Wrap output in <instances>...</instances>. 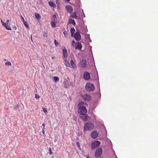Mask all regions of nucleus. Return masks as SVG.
Masks as SVG:
<instances>
[{"instance_id": "obj_1", "label": "nucleus", "mask_w": 158, "mask_h": 158, "mask_svg": "<svg viewBox=\"0 0 158 158\" xmlns=\"http://www.w3.org/2000/svg\"><path fill=\"white\" fill-rule=\"evenodd\" d=\"M94 127V124L90 122H87L85 123L83 131L84 132L87 131H91Z\"/></svg>"}, {"instance_id": "obj_2", "label": "nucleus", "mask_w": 158, "mask_h": 158, "mask_svg": "<svg viewBox=\"0 0 158 158\" xmlns=\"http://www.w3.org/2000/svg\"><path fill=\"white\" fill-rule=\"evenodd\" d=\"M78 112L81 115H85L87 112L86 107L83 106H80L78 108Z\"/></svg>"}, {"instance_id": "obj_3", "label": "nucleus", "mask_w": 158, "mask_h": 158, "mask_svg": "<svg viewBox=\"0 0 158 158\" xmlns=\"http://www.w3.org/2000/svg\"><path fill=\"white\" fill-rule=\"evenodd\" d=\"M85 88L87 91L91 92L93 91L94 90L95 87L93 84L88 82L86 84Z\"/></svg>"}, {"instance_id": "obj_4", "label": "nucleus", "mask_w": 158, "mask_h": 158, "mask_svg": "<svg viewBox=\"0 0 158 158\" xmlns=\"http://www.w3.org/2000/svg\"><path fill=\"white\" fill-rule=\"evenodd\" d=\"M101 143L99 141H94L92 143L91 148L92 149L97 148L100 144Z\"/></svg>"}, {"instance_id": "obj_5", "label": "nucleus", "mask_w": 158, "mask_h": 158, "mask_svg": "<svg viewBox=\"0 0 158 158\" xmlns=\"http://www.w3.org/2000/svg\"><path fill=\"white\" fill-rule=\"evenodd\" d=\"M102 150L100 148L96 149L95 153V156L96 157L98 158L100 157L102 154Z\"/></svg>"}, {"instance_id": "obj_6", "label": "nucleus", "mask_w": 158, "mask_h": 158, "mask_svg": "<svg viewBox=\"0 0 158 158\" xmlns=\"http://www.w3.org/2000/svg\"><path fill=\"white\" fill-rule=\"evenodd\" d=\"M81 96L83 99L85 101H88L90 100L91 99L90 96L88 94L82 95Z\"/></svg>"}, {"instance_id": "obj_7", "label": "nucleus", "mask_w": 158, "mask_h": 158, "mask_svg": "<svg viewBox=\"0 0 158 158\" xmlns=\"http://www.w3.org/2000/svg\"><path fill=\"white\" fill-rule=\"evenodd\" d=\"M65 8L67 12L70 14L72 13L73 11V8L71 6L69 5H67L66 6Z\"/></svg>"}, {"instance_id": "obj_8", "label": "nucleus", "mask_w": 158, "mask_h": 158, "mask_svg": "<svg viewBox=\"0 0 158 158\" xmlns=\"http://www.w3.org/2000/svg\"><path fill=\"white\" fill-rule=\"evenodd\" d=\"M74 37L75 40L77 41H79L81 40V36L79 32H76Z\"/></svg>"}, {"instance_id": "obj_9", "label": "nucleus", "mask_w": 158, "mask_h": 158, "mask_svg": "<svg viewBox=\"0 0 158 158\" xmlns=\"http://www.w3.org/2000/svg\"><path fill=\"white\" fill-rule=\"evenodd\" d=\"M84 78L85 80H89L90 78V73L87 72H85L84 74Z\"/></svg>"}, {"instance_id": "obj_10", "label": "nucleus", "mask_w": 158, "mask_h": 158, "mask_svg": "<svg viewBox=\"0 0 158 158\" xmlns=\"http://www.w3.org/2000/svg\"><path fill=\"white\" fill-rule=\"evenodd\" d=\"M81 66L82 68H85L87 66V61L85 60H83L80 62Z\"/></svg>"}, {"instance_id": "obj_11", "label": "nucleus", "mask_w": 158, "mask_h": 158, "mask_svg": "<svg viewBox=\"0 0 158 158\" xmlns=\"http://www.w3.org/2000/svg\"><path fill=\"white\" fill-rule=\"evenodd\" d=\"M98 135V133L96 131H93L91 134V137L92 138L94 139L96 138L97 137Z\"/></svg>"}, {"instance_id": "obj_12", "label": "nucleus", "mask_w": 158, "mask_h": 158, "mask_svg": "<svg viewBox=\"0 0 158 158\" xmlns=\"http://www.w3.org/2000/svg\"><path fill=\"white\" fill-rule=\"evenodd\" d=\"M69 79H65L64 82V86L65 88H68L69 87Z\"/></svg>"}, {"instance_id": "obj_13", "label": "nucleus", "mask_w": 158, "mask_h": 158, "mask_svg": "<svg viewBox=\"0 0 158 158\" xmlns=\"http://www.w3.org/2000/svg\"><path fill=\"white\" fill-rule=\"evenodd\" d=\"M75 48L79 49H81L82 48V46L81 44L79 42H76L75 45Z\"/></svg>"}, {"instance_id": "obj_14", "label": "nucleus", "mask_w": 158, "mask_h": 158, "mask_svg": "<svg viewBox=\"0 0 158 158\" xmlns=\"http://www.w3.org/2000/svg\"><path fill=\"white\" fill-rule=\"evenodd\" d=\"M63 55L65 58H66L68 56V53L65 47H64L63 49Z\"/></svg>"}, {"instance_id": "obj_15", "label": "nucleus", "mask_w": 158, "mask_h": 158, "mask_svg": "<svg viewBox=\"0 0 158 158\" xmlns=\"http://www.w3.org/2000/svg\"><path fill=\"white\" fill-rule=\"evenodd\" d=\"M80 117L81 119H82L84 121H87V119L89 118V117L88 116L85 115H82L81 116H80Z\"/></svg>"}, {"instance_id": "obj_16", "label": "nucleus", "mask_w": 158, "mask_h": 158, "mask_svg": "<svg viewBox=\"0 0 158 158\" xmlns=\"http://www.w3.org/2000/svg\"><path fill=\"white\" fill-rule=\"evenodd\" d=\"M48 4L51 7H52L54 8H55L56 7V4L51 1H50L48 2Z\"/></svg>"}, {"instance_id": "obj_17", "label": "nucleus", "mask_w": 158, "mask_h": 158, "mask_svg": "<svg viewBox=\"0 0 158 158\" xmlns=\"http://www.w3.org/2000/svg\"><path fill=\"white\" fill-rule=\"evenodd\" d=\"M69 23L73 24L74 26H75L76 24L75 20L73 19H69Z\"/></svg>"}, {"instance_id": "obj_18", "label": "nucleus", "mask_w": 158, "mask_h": 158, "mask_svg": "<svg viewBox=\"0 0 158 158\" xmlns=\"http://www.w3.org/2000/svg\"><path fill=\"white\" fill-rule=\"evenodd\" d=\"M70 63L71 64L72 67L74 69L76 67V65L74 63L73 60L72 59L71 60Z\"/></svg>"}, {"instance_id": "obj_19", "label": "nucleus", "mask_w": 158, "mask_h": 158, "mask_svg": "<svg viewBox=\"0 0 158 158\" xmlns=\"http://www.w3.org/2000/svg\"><path fill=\"white\" fill-rule=\"evenodd\" d=\"M35 17L37 19H39L41 18V16L39 14L35 13Z\"/></svg>"}, {"instance_id": "obj_20", "label": "nucleus", "mask_w": 158, "mask_h": 158, "mask_svg": "<svg viewBox=\"0 0 158 158\" xmlns=\"http://www.w3.org/2000/svg\"><path fill=\"white\" fill-rule=\"evenodd\" d=\"M77 13L76 12L72 13L71 15V17L75 19L77 17Z\"/></svg>"}, {"instance_id": "obj_21", "label": "nucleus", "mask_w": 158, "mask_h": 158, "mask_svg": "<svg viewBox=\"0 0 158 158\" xmlns=\"http://www.w3.org/2000/svg\"><path fill=\"white\" fill-rule=\"evenodd\" d=\"M75 31V30L74 28H71L70 29V32L72 36H73V34Z\"/></svg>"}, {"instance_id": "obj_22", "label": "nucleus", "mask_w": 158, "mask_h": 158, "mask_svg": "<svg viewBox=\"0 0 158 158\" xmlns=\"http://www.w3.org/2000/svg\"><path fill=\"white\" fill-rule=\"evenodd\" d=\"M65 64L67 67H70V64L69 62L68 61H65Z\"/></svg>"}, {"instance_id": "obj_23", "label": "nucleus", "mask_w": 158, "mask_h": 158, "mask_svg": "<svg viewBox=\"0 0 158 158\" xmlns=\"http://www.w3.org/2000/svg\"><path fill=\"white\" fill-rule=\"evenodd\" d=\"M23 23L24 25L27 28H29V25L27 24V22L25 21H24L23 22Z\"/></svg>"}, {"instance_id": "obj_24", "label": "nucleus", "mask_w": 158, "mask_h": 158, "mask_svg": "<svg viewBox=\"0 0 158 158\" xmlns=\"http://www.w3.org/2000/svg\"><path fill=\"white\" fill-rule=\"evenodd\" d=\"M5 27L6 29L7 30H11V29L9 25H8V24L6 26H5Z\"/></svg>"}, {"instance_id": "obj_25", "label": "nucleus", "mask_w": 158, "mask_h": 158, "mask_svg": "<svg viewBox=\"0 0 158 158\" xmlns=\"http://www.w3.org/2000/svg\"><path fill=\"white\" fill-rule=\"evenodd\" d=\"M51 25L53 27H55L56 26V23L52 21L51 23Z\"/></svg>"}, {"instance_id": "obj_26", "label": "nucleus", "mask_w": 158, "mask_h": 158, "mask_svg": "<svg viewBox=\"0 0 158 158\" xmlns=\"http://www.w3.org/2000/svg\"><path fill=\"white\" fill-rule=\"evenodd\" d=\"M54 80L55 82L57 81H59V78L57 77H54Z\"/></svg>"}, {"instance_id": "obj_27", "label": "nucleus", "mask_w": 158, "mask_h": 158, "mask_svg": "<svg viewBox=\"0 0 158 158\" xmlns=\"http://www.w3.org/2000/svg\"><path fill=\"white\" fill-rule=\"evenodd\" d=\"M5 65L10 66L11 65V64L10 61H7L5 63Z\"/></svg>"}, {"instance_id": "obj_28", "label": "nucleus", "mask_w": 158, "mask_h": 158, "mask_svg": "<svg viewBox=\"0 0 158 158\" xmlns=\"http://www.w3.org/2000/svg\"><path fill=\"white\" fill-rule=\"evenodd\" d=\"M40 96L39 95L37 94H35V98L36 99H38L40 98Z\"/></svg>"}, {"instance_id": "obj_29", "label": "nucleus", "mask_w": 158, "mask_h": 158, "mask_svg": "<svg viewBox=\"0 0 158 158\" xmlns=\"http://www.w3.org/2000/svg\"><path fill=\"white\" fill-rule=\"evenodd\" d=\"M55 44L56 46H57L58 44V43L56 41V40H54Z\"/></svg>"}, {"instance_id": "obj_30", "label": "nucleus", "mask_w": 158, "mask_h": 158, "mask_svg": "<svg viewBox=\"0 0 158 158\" xmlns=\"http://www.w3.org/2000/svg\"><path fill=\"white\" fill-rule=\"evenodd\" d=\"M43 111L45 113H46L47 111V109L46 108H45L44 107H43Z\"/></svg>"}, {"instance_id": "obj_31", "label": "nucleus", "mask_w": 158, "mask_h": 158, "mask_svg": "<svg viewBox=\"0 0 158 158\" xmlns=\"http://www.w3.org/2000/svg\"><path fill=\"white\" fill-rule=\"evenodd\" d=\"M76 144L78 148L80 149V147L79 144V143L78 142H77L76 143Z\"/></svg>"}, {"instance_id": "obj_32", "label": "nucleus", "mask_w": 158, "mask_h": 158, "mask_svg": "<svg viewBox=\"0 0 158 158\" xmlns=\"http://www.w3.org/2000/svg\"><path fill=\"white\" fill-rule=\"evenodd\" d=\"M49 154L50 155H52V154H53V152L52 151L51 148H50L49 149Z\"/></svg>"}, {"instance_id": "obj_33", "label": "nucleus", "mask_w": 158, "mask_h": 158, "mask_svg": "<svg viewBox=\"0 0 158 158\" xmlns=\"http://www.w3.org/2000/svg\"><path fill=\"white\" fill-rule=\"evenodd\" d=\"M80 104L81 105H85V104H86L85 103L83 102H80Z\"/></svg>"}, {"instance_id": "obj_34", "label": "nucleus", "mask_w": 158, "mask_h": 158, "mask_svg": "<svg viewBox=\"0 0 158 158\" xmlns=\"http://www.w3.org/2000/svg\"><path fill=\"white\" fill-rule=\"evenodd\" d=\"M2 25L3 26L5 27V26H6L7 24L6 23H4L2 24Z\"/></svg>"}, {"instance_id": "obj_35", "label": "nucleus", "mask_w": 158, "mask_h": 158, "mask_svg": "<svg viewBox=\"0 0 158 158\" xmlns=\"http://www.w3.org/2000/svg\"><path fill=\"white\" fill-rule=\"evenodd\" d=\"M75 43V42L74 40H73L72 42V46H73V44Z\"/></svg>"}, {"instance_id": "obj_36", "label": "nucleus", "mask_w": 158, "mask_h": 158, "mask_svg": "<svg viewBox=\"0 0 158 158\" xmlns=\"http://www.w3.org/2000/svg\"><path fill=\"white\" fill-rule=\"evenodd\" d=\"M21 18L23 22L25 21L24 18L22 16H21Z\"/></svg>"}, {"instance_id": "obj_37", "label": "nucleus", "mask_w": 158, "mask_h": 158, "mask_svg": "<svg viewBox=\"0 0 158 158\" xmlns=\"http://www.w3.org/2000/svg\"><path fill=\"white\" fill-rule=\"evenodd\" d=\"M44 129H45V128L44 127L43 128V130H42V133L44 134Z\"/></svg>"}, {"instance_id": "obj_38", "label": "nucleus", "mask_w": 158, "mask_h": 158, "mask_svg": "<svg viewBox=\"0 0 158 158\" xmlns=\"http://www.w3.org/2000/svg\"><path fill=\"white\" fill-rule=\"evenodd\" d=\"M9 20H7L6 21V23L7 24H8V23H9Z\"/></svg>"}, {"instance_id": "obj_39", "label": "nucleus", "mask_w": 158, "mask_h": 158, "mask_svg": "<svg viewBox=\"0 0 158 158\" xmlns=\"http://www.w3.org/2000/svg\"><path fill=\"white\" fill-rule=\"evenodd\" d=\"M42 125L44 127L45 126V125L44 123H43Z\"/></svg>"}, {"instance_id": "obj_40", "label": "nucleus", "mask_w": 158, "mask_h": 158, "mask_svg": "<svg viewBox=\"0 0 158 158\" xmlns=\"http://www.w3.org/2000/svg\"><path fill=\"white\" fill-rule=\"evenodd\" d=\"M1 22L2 24L4 23L2 19H1Z\"/></svg>"}, {"instance_id": "obj_41", "label": "nucleus", "mask_w": 158, "mask_h": 158, "mask_svg": "<svg viewBox=\"0 0 158 158\" xmlns=\"http://www.w3.org/2000/svg\"><path fill=\"white\" fill-rule=\"evenodd\" d=\"M14 29L15 30H16V29H17V28L16 27H15L14 28Z\"/></svg>"}, {"instance_id": "obj_42", "label": "nucleus", "mask_w": 158, "mask_h": 158, "mask_svg": "<svg viewBox=\"0 0 158 158\" xmlns=\"http://www.w3.org/2000/svg\"><path fill=\"white\" fill-rule=\"evenodd\" d=\"M53 17H54V18H55L56 17V15H53Z\"/></svg>"}, {"instance_id": "obj_43", "label": "nucleus", "mask_w": 158, "mask_h": 158, "mask_svg": "<svg viewBox=\"0 0 158 158\" xmlns=\"http://www.w3.org/2000/svg\"><path fill=\"white\" fill-rule=\"evenodd\" d=\"M87 158H90L89 157V156H88L87 157Z\"/></svg>"}, {"instance_id": "obj_44", "label": "nucleus", "mask_w": 158, "mask_h": 158, "mask_svg": "<svg viewBox=\"0 0 158 158\" xmlns=\"http://www.w3.org/2000/svg\"><path fill=\"white\" fill-rule=\"evenodd\" d=\"M63 34H64V35L65 36V32H64Z\"/></svg>"}, {"instance_id": "obj_45", "label": "nucleus", "mask_w": 158, "mask_h": 158, "mask_svg": "<svg viewBox=\"0 0 158 158\" xmlns=\"http://www.w3.org/2000/svg\"><path fill=\"white\" fill-rule=\"evenodd\" d=\"M44 34H46V33H44L43 34V35L44 36Z\"/></svg>"}, {"instance_id": "obj_46", "label": "nucleus", "mask_w": 158, "mask_h": 158, "mask_svg": "<svg viewBox=\"0 0 158 158\" xmlns=\"http://www.w3.org/2000/svg\"><path fill=\"white\" fill-rule=\"evenodd\" d=\"M66 1H67L69 2L70 0H65Z\"/></svg>"}, {"instance_id": "obj_47", "label": "nucleus", "mask_w": 158, "mask_h": 158, "mask_svg": "<svg viewBox=\"0 0 158 158\" xmlns=\"http://www.w3.org/2000/svg\"><path fill=\"white\" fill-rule=\"evenodd\" d=\"M52 59H54V57L52 56Z\"/></svg>"}]
</instances>
